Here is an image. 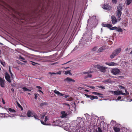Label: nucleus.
<instances>
[{
  "mask_svg": "<svg viewBox=\"0 0 132 132\" xmlns=\"http://www.w3.org/2000/svg\"><path fill=\"white\" fill-rule=\"evenodd\" d=\"M121 98V97L120 96H119L117 98V100L118 101H122V100H120Z\"/></svg>",
  "mask_w": 132,
  "mask_h": 132,
  "instance_id": "49",
  "label": "nucleus"
},
{
  "mask_svg": "<svg viewBox=\"0 0 132 132\" xmlns=\"http://www.w3.org/2000/svg\"><path fill=\"white\" fill-rule=\"evenodd\" d=\"M85 95L88 98H89L90 97V95H89L88 94H85Z\"/></svg>",
  "mask_w": 132,
  "mask_h": 132,
  "instance_id": "50",
  "label": "nucleus"
},
{
  "mask_svg": "<svg viewBox=\"0 0 132 132\" xmlns=\"http://www.w3.org/2000/svg\"><path fill=\"white\" fill-rule=\"evenodd\" d=\"M5 78L6 80L9 83H11V81L10 79L11 77L7 73H6L5 74Z\"/></svg>",
  "mask_w": 132,
  "mask_h": 132,
  "instance_id": "6",
  "label": "nucleus"
},
{
  "mask_svg": "<svg viewBox=\"0 0 132 132\" xmlns=\"http://www.w3.org/2000/svg\"><path fill=\"white\" fill-rule=\"evenodd\" d=\"M38 91L39 92L42 93L43 94V92L41 90H39Z\"/></svg>",
  "mask_w": 132,
  "mask_h": 132,
  "instance_id": "63",
  "label": "nucleus"
},
{
  "mask_svg": "<svg viewBox=\"0 0 132 132\" xmlns=\"http://www.w3.org/2000/svg\"><path fill=\"white\" fill-rule=\"evenodd\" d=\"M88 87L92 89H94L95 88V87L93 86H88Z\"/></svg>",
  "mask_w": 132,
  "mask_h": 132,
  "instance_id": "51",
  "label": "nucleus"
},
{
  "mask_svg": "<svg viewBox=\"0 0 132 132\" xmlns=\"http://www.w3.org/2000/svg\"><path fill=\"white\" fill-rule=\"evenodd\" d=\"M112 26L110 24H106V27H107L108 28H111V27Z\"/></svg>",
  "mask_w": 132,
  "mask_h": 132,
  "instance_id": "42",
  "label": "nucleus"
},
{
  "mask_svg": "<svg viewBox=\"0 0 132 132\" xmlns=\"http://www.w3.org/2000/svg\"><path fill=\"white\" fill-rule=\"evenodd\" d=\"M5 114L4 113H0V117L3 118L5 117V115H4Z\"/></svg>",
  "mask_w": 132,
  "mask_h": 132,
  "instance_id": "28",
  "label": "nucleus"
},
{
  "mask_svg": "<svg viewBox=\"0 0 132 132\" xmlns=\"http://www.w3.org/2000/svg\"><path fill=\"white\" fill-rule=\"evenodd\" d=\"M31 62H32L33 63H32V65H33L34 66H35V65H36V64H36V63H35L34 62H33L32 61H31ZM37 64V63H36V64Z\"/></svg>",
  "mask_w": 132,
  "mask_h": 132,
  "instance_id": "54",
  "label": "nucleus"
},
{
  "mask_svg": "<svg viewBox=\"0 0 132 132\" xmlns=\"http://www.w3.org/2000/svg\"><path fill=\"white\" fill-rule=\"evenodd\" d=\"M85 91L87 92H88L89 91L87 89H85Z\"/></svg>",
  "mask_w": 132,
  "mask_h": 132,
  "instance_id": "64",
  "label": "nucleus"
},
{
  "mask_svg": "<svg viewBox=\"0 0 132 132\" xmlns=\"http://www.w3.org/2000/svg\"><path fill=\"white\" fill-rule=\"evenodd\" d=\"M1 64L4 66L5 65V62H2L1 61Z\"/></svg>",
  "mask_w": 132,
  "mask_h": 132,
  "instance_id": "48",
  "label": "nucleus"
},
{
  "mask_svg": "<svg viewBox=\"0 0 132 132\" xmlns=\"http://www.w3.org/2000/svg\"><path fill=\"white\" fill-rule=\"evenodd\" d=\"M121 91V94H122V95H124L125 96H126V95L127 94H126L125 93H122V91Z\"/></svg>",
  "mask_w": 132,
  "mask_h": 132,
  "instance_id": "52",
  "label": "nucleus"
},
{
  "mask_svg": "<svg viewBox=\"0 0 132 132\" xmlns=\"http://www.w3.org/2000/svg\"><path fill=\"white\" fill-rule=\"evenodd\" d=\"M32 113L31 111L30 110H28L27 113V115L28 117H32L33 116H31L32 115Z\"/></svg>",
  "mask_w": 132,
  "mask_h": 132,
  "instance_id": "16",
  "label": "nucleus"
},
{
  "mask_svg": "<svg viewBox=\"0 0 132 132\" xmlns=\"http://www.w3.org/2000/svg\"><path fill=\"white\" fill-rule=\"evenodd\" d=\"M121 49L120 48H117L114 50L110 55V57L112 59L115 56L118 55L121 52Z\"/></svg>",
  "mask_w": 132,
  "mask_h": 132,
  "instance_id": "1",
  "label": "nucleus"
},
{
  "mask_svg": "<svg viewBox=\"0 0 132 132\" xmlns=\"http://www.w3.org/2000/svg\"><path fill=\"white\" fill-rule=\"evenodd\" d=\"M72 100V97H70L68 99V100L69 101H71Z\"/></svg>",
  "mask_w": 132,
  "mask_h": 132,
  "instance_id": "55",
  "label": "nucleus"
},
{
  "mask_svg": "<svg viewBox=\"0 0 132 132\" xmlns=\"http://www.w3.org/2000/svg\"><path fill=\"white\" fill-rule=\"evenodd\" d=\"M97 49V47H95L93 48L92 49V50L93 51H96Z\"/></svg>",
  "mask_w": 132,
  "mask_h": 132,
  "instance_id": "33",
  "label": "nucleus"
},
{
  "mask_svg": "<svg viewBox=\"0 0 132 132\" xmlns=\"http://www.w3.org/2000/svg\"><path fill=\"white\" fill-rule=\"evenodd\" d=\"M97 87L98 88H102V89H104L105 88L104 87L102 86H97Z\"/></svg>",
  "mask_w": 132,
  "mask_h": 132,
  "instance_id": "38",
  "label": "nucleus"
},
{
  "mask_svg": "<svg viewBox=\"0 0 132 132\" xmlns=\"http://www.w3.org/2000/svg\"><path fill=\"white\" fill-rule=\"evenodd\" d=\"M49 74H51V75H52V74H59V75H60L61 73V71H59L58 72H57L56 73H55L54 72H49L48 73Z\"/></svg>",
  "mask_w": 132,
  "mask_h": 132,
  "instance_id": "21",
  "label": "nucleus"
},
{
  "mask_svg": "<svg viewBox=\"0 0 132 132\" xmlns=\"http://www.w3.org/2000/svg\"><path fill=\"white\" fill-rule=\"evenodd\" d=\"M132 2V0H126V3L128 5H129Z\"/></svg>",
  "mask_w": 132,
  "mask_h": 132,
  "instance_id": "25",
  "label": "nucleus"
},
{
  "mask_svg": "<svg viewBox=\"0 0 132 132\" xmlns=\"http://www.w3.org/2000/svg\"><path fill=\"white\" fill-rule=\"evenodd\" d=\"M64 81H66L67 82L69 83L71 82H75V80L74 79L68 77L66 79H65L64 80Z\"/></svg>",
  "mask_w": 132,
  "mask_h": 132,
  "instance_id": "8",
  "label": "nucleus"
},
{
  "mask_svg": "<svg viewBox=\"0 0 132 132\" xmlns=\"http://www.w3.org/2000/svg\"><path fill=\"white\" fill-rule=\"evenodd\" d=\"M63 122H61V120L59 119L54 121L53 122V124L55 125L58 126H63Z\"/></svg>",
  "mask_w": 132,
  "mask_h": 132,
  "instance_id": "4",
  "label": "nucleus"
},
{
  "mask_svg": "<svg viewBox=\"0 0 132 132\" xmlns=\"http://www.w3.org/2000/svg\"><path fill=\"white\" fill-rule=\"evenodd\" d=\"M62 115L61 116L62 118H64L67 116V113H65L64 111H62L61 112Z\"/></svg>",
  "mask_w": 132,
  "mask_h": 132,
  "instance_id": "14",
  "label": "nucleus"
},
{
  "mask_svg": "<svg viewBox=\"0 0 132 132\" xmlns=\"http://www.w3.org/2000/svg\"><path fill=\"white\" fill-rule=\"evenodd\" d=\"M111 92L112 93H113V94L116 95H119L121 94V91H112Z\"/></svg>",
  "mask_w": 132,
  "mask_h": 132,
  "instance_id": "10",
  "label": "nucleus"
},
{
  "mask_svg": "<svg viewBox=\"0 0 132 132\" xmlns=\"http://www.w3.org/2000/svg\"><path fill=\"white\" fill-rule=\"evenodd\" d=\"M69 96V95H65L64 97L65 98H67V97H68Z\"/></svg>",
  "mask_w": 132,
  "mask_h": 132,
  "instance_id": "60",
  "label": "nucleus"
},
{
  "mask_svg": "<svg viewBox=\"0 0 132 132\" xmlns=\"http://www.w3.org/2000/svg\"><path fill=\"white\" fill-rule=\"evenodd\" d=\"M110 79H108L105 80L103 81V82H110Z\"/></svg>",
  "mask_w": 132,
  "mask_h": 132,
  "instance_id": "30",
  "label": "nucleus"
},
{
  "mask_svg": "<svg viewBox=\"0 0 132 132\" xmlns=\"http://www.w3.org/2000/svg\"><path fill=\"white\" fill-rule=\"evenodd\" d=\"M116 31L119 32H122V30L120 27H117V29H116Z\"/></svg>",
  "mask_w": 132,
  "mask_h": 132,
  "instance_id": "24",
  "label": "nucleus"
},
{
  "mask_svg": "<svg viewBox=\"0 0 132 132\" xmlns=\"http://www.w3.org/2000/svg\"><path fill=\"white\" fill-rule=\"evenodd\" d=\"M117 27H112L111 28H110V29L111 30H116L117 29Z\"/></svg>",
  "mask_w": 132,
  "mask_h": 132,
  "instance_id": "34",
  "label": "nucleus"
},
{
  "mask_svg": "<svg viewBox=\"0 0 132 132\" xmlns=\"http://www.w3.org/2000/svg\"><path fill=\"white\" fill-rule=\"evenodd\" d=\"M58 95L59 96H63V94H62L61 93L59 92V93H58Z\"/></svg>",
  "mask_w": 132,
  "mask_h": 132,
  "instance_id": "53",
  "label": "nucleus"
},
{
  "mask_svg": "<svg viewBox=\"0 0 132 132\" xmlns=\"http://www.w3.org/2000/svg\"><path fill=\"white\" fill-rule=\"evenodd\" d=\"M4 114H5L4 115H5V117H7L8 116H10V114H7L6 113H4Z\"/></svg>",
  "mask_w": 132,
  "mask_h": 132,
  "instance_id": "37",
  "label": "nucleus"
},
{
  "mask_svg": "<svg viewBox=\"0 0 132 132\" xmlns=\"http://www.w3.org/2000/svg\"><path fill=\"white\" fill-rule=\"evenodd\" d=\"M94 99H97L98 98V97H97V96H94Z\"/></svg>",
  "mask_w": 132,
  "mask_h": 132,
  "instance_id": "61",
  "label": "nucleus"
},
{
  "mask_svg": "<svg viewBox=\"0 0 132 132\" xmlns=\"http://www.w3.org/2000/svg\"><path fill=\"white\" fill-rule=\"evenodd\" d=\"M119 87L120 89H124L125 88L124 87L122 86L121 85H119Z\"/></svg>",
  "mask_w": 132,
  "mask_h": 132,
  "instance_id": "36",
  "label": "nucleus"
},
{
  "mask_svg": "<svg viewBox=\"0 0 132 132\" xmlns=\"http://www.w3.org/2000/svg\"><path fill=\"white\" fill-rule=\"evenodd\" d=\"M64 74L65 75H67L69 74L70 75H71L72 74L70 72V70H68L65 71Z\"/></svg>",
  "mask_w": 132,
  "mask_h": 132,
  "instance_id": "22",
  "label": "nucleus"
},
{
  "mask_svg": "<svg viewBox=\"0 0 132 132\" xmlns=\"http://www.w3.org/2000/svg\"><path fill=\"white\" fill-rule=\"evenodd\" d=\"M9 72L11 74V75L12 78H13L14 76H13L12 73L11 72V71L10 70V68H9Z\"/></svg>",
  "mask_w": 132,
  "mask_h": 132,
  "instance_id": "31",
  "label": "nucleus"
},
{
  "mask_svg": "<svg viewBox=\"0 0 132 132\" xmlns=\"http://www.w3.org/2000/svg\"><path fill=\"white\" fill-rule=\"evenodd\" d=\"M8 110L11 112H15L16 111L14 109H12L11 108L8 109Z\"/></svg>",
  "mask_w": 132,
  "mask_h": 132,
  "instance_id": "26",
  "label": "nucleus"
},
{
  "mask_svg": "<svg viewBox=\"0 0 132 132\" xmlns=\"http://www.w3.org/2000/svg\"><path fill=\"white\" fill-rule=\"evenodd\" d=\"M54 92L55 93L57 94V95L58 94V93H59V91H57L56 90H55Z\"/></svg>",
  "mask_w": 132,
  "mask_h": 132,
  "instance_id": "41",
  "label": "nucleus"
},
{
  "mask_svg": "<svg viewBox=\"0 0 132 132\" xmlns=\"http://www.w3.org/2000/svg\"><path fill=\"white\" fill-rule=\"evenodd\" d=\"M34 95L35 96V99L36 100L37 99V96L38 95L37 94L35 93L34 94ZM38 95H39V94H38Z\"/></svg>",
  "mask_w": 132,
  "mask_h": 132,
  "instance_id": "43",
  "label": "nucleus"
},
{
  "mask_svg": "<svg viewBox=\"0 0 132 132\" xmlns=\"http://www.w3.org/2000/svg\"><path fill=\"white\" fill-rule=\"evenodd\" d=\"M95 21V22H97V21L96 20V16H93L91 18H90L88 20V22L89 21H90L91 20L92 21Z\"/></svg>",
  "mask_w": 132,
  "mask_h": 132,
  "instance_id": "15",
  "label": "nucleus"
},
{
  "mask_svg": "<svg viewBox=\"0 0 132 132\" xmlns=\"http://www.w3.org/2000/svg\"><path fill=\"white\" fill-rule=\"evenodd\" d=\"M36 87L38 88V89H42V88L40 86H37Z\"/></svg>",
  "mask_w": 132,
  "mask_h": 132,
  "instance_id": "46",
  "label": "nucleus"
},
{
  "mask_svg": "<svg viewBox=\"0 0 132 132\" xmlns=\"http://www.w3.org/2000/svg\"><path fill=\"white\" fill-rule=\"evenodd\" d=\"M5 81L4 79L0 77V85L2 87H4Z\"/></svg>",
  "mask_w": 132,
  "mask_h": 132,
  "instance_id": "5",
  "label": "nucleus"
},
{
  "mask_svg": "<svg viewBox=\"0 0 132 132\" xmlns=\"http://www.w3.org/2000/svg\"><path fill=\"white\" fill-rule=\"evenodd\" d=\"M2 100L3 103L4 104H5V102L3 98H2Z\"/></svg>",
  "mask_w": 132,
  "mask_h": 132,
  "instance_id": "58",
  "label": "nucleus"
},
{
  "mask_svg": "<svg viewBox=\"0 0 132 132\" xmlns=\"http://www.w3.org/2000/svg\"><path fill=\"white\" fill-rule=\"evenodd\" d=\"M93 72V71H90L87 72H82V73L84 74H87V75H85L84 77L85 79H86L87 78H91L92 77V75L90 73H92Z\"/></svg>",
  "mask_w": 132,
  "mask_h": 132,
  "instance_id": "3",
  "label": "nucleus"
},
{
  "mask_svg": "<svg viewBox=\"0 0 132 132\" xmlns=\"http://www.w3.org/2000/svg\"><path fill=\"white\" fill-rule=\"evenodd\" d=\"M96 67L99 69L101 72L103 73H105L106 72V69L107 68L106 67H104L99 65H96Z\"/></svg>",
  "mask_w": 132,
  "mask_h": 132,
  "instance_id": "2",
  "label": "nucleus"
},
{
  "mask_svg": "<svg viewBox=\"0 0 132 132\" xmlns=\"http://www.w3.org/2000/svg\"><path fill=\"white\" fill-rule=\"evenodd\" d=\"M11 90L12 91L13 93H14V90L13 88H12L11 89Z\"/></svg>",
  "mask_w": 132,
  "mask_h": 132,
  "instance_id": "59",
  "label": "nucleus"
},
{
  "mask_svg": "<svg viewBox=\"0 0 132 132\" xmlns=\"http://www.w3.org/2000/svg\"><path fill=\"white\" fill-rule=\"evenodd\" d=\"M32 115L34 117L35 119H39V120H40L39 119H38V117L35 113H32Z\"/></svg>",
  "mask_w": 132,
  "mask_h": 132,
  "instance_id": "20",
  "label": "nucleus"
},
{
  "mask_svg": "<svg viewBox=\"0 0 132 132\" xmlns=\"http://www.w3.org/2000/svg\"><path fill=\"white\" fill-rule=\"evenodd\" d=\"M41 123L43 125H47L48 124H46V122H44L43 121H41Z\"/></svg>",
  "mask_w": 132,
  "mask_h": 132,
  "instance_id": "32",
  "label": "nucleus"
},
{
  "mask_svg": "<svg viewBox=\"0 0 132 132\" xmlns=\"http://www.w3.org/2000/svg\"><path fill=\"white\" fill-rule=\"evenodd\" d=\"M22 89L23 90L25 91H31V90L28 89L27 88L25 87H23L22 88Z\"/></svg>",
  "mask_w": 132,
  "mask_h": 132,
  "instance_id": "27",
  "label": "nucleus"
},
{
  "mask_svg": "<svg viewBox=\"0 0 132 132\" xmlns=\"http://www.w3.org/2000/svg\"><path fill=\"white\" fill-rule=\"evenodd\" d=\"M118 11H121L122 10V7L121 5H119L117 7Z\"/></svg>",
  "mask_w": 132,
  "mask_h": 132,
  "instance_id": "19",
  "label": "nucleus"
},
{
  "mask_svg": "<svg viewBox=\"0 0 132 132\" xmlns=\"http://www.w3.org/2000/svg\"><path fill=\"white\" fill-rule=\"evenodd\" d=\"M113 129L115 132H119L120 131V129L116 126L113 127Z\"/></svg>",
  "mask_w": 132,
  "mask_h": 132,
  "instance_id": "17",
  "label": "nucleus"
},
{
  "mask_svg": "<svg viewBox=\"0 0 132 132\" xmlns=\"http://www.w3.org/2000/svg\"><path fill=\"white\" fill-rule=\"evenodd\" d=\"M105 64L110 66H116L117 65V63H115L114 62H111L110 63L106 62L105 63Z\"/></svg>",
  "mask_w": 132,
  "mask_h": 132,
  "instance_id": "11",
  "label": "nucleus"
},
{
  "mask_svg": "<svg viewBox=\"0 0 132 132\" xmlns=\"http://www.w3.org/2000/svg\"><path fill=\"white\" fill-rule=\"evenodd\" d=\"M94 96L93 95H91L90 96V99L92 100H93L94 99Z\"/></svg>",
  "mask_w": 132,
  "mask_h": 132,
  "instance_id": "35",
  "label": "nucleus"
},
{
  "mask_svg": "<svg viewBox=\"0 0 132 132\" xmlns=\"http://www.w3.org/2000/svg\"><path fill=\"white\" fill-rule=\"evenodd\" d=\"M105 48L103 46L101 47L97 51V52L100 53L102 52L105 49Z\"/></svg>",
  "mask_w": 132,
  "mask_h": 132,
  "instance_id": "18",
  "label": "nucleus"
},
{
  "mask_svg": "<svg viewBox=\"0 0 132 132\" xmlns=\"http://www.w3.org/2000/svg\"><path fill=\"white\" fill-rule=\"evenodd\" d=\"M92 93L96 95H102V94H100L99 93H97V92H92Z\"/></svg>",
  "mask_w": 132,
  "mask_h": 132,
  "instance_id": "29",
  "label": "nucleus"
},
{
  "mask_svg": "<svg viewBox=\"0 0 132 132\" xmlns=\"http://www.w3.org/2000/svg\"><path fill=\"white\" fill-rule=\"evenodd\" d=\"M102 26L103 27H106V24H102Z\"/></svg>",
  "mask_w": 132,
  "mask_h": 132,
  "instance_id": "56",
  "label": "nucleus"
},
{
  "mask_svg": "<svg viewBox=\"0 0 132 132\" xmlns=\"http://www.w3.org/2000/svg\"><path fill=\"white\" fill-rule=\"evenodd\" d=\"M102 7L103 9L107 10H110L111 9V7L107 4H105Z\"/></svg>",
  "mask_w": 132,
  "mask_h": 132,
  "instance_id": "9",
  "label": "nucleus"
},
{
  "mask_svg": "<svg viewBox=\"0 0 132 132\" xmlns=\"http://www.w3.org/2000/svg\"><path fill=\"white\" fill-rule=\"evenodd\" d=\"M120 72V70L117 68H114L112 70V73L114 75H116Z\"/></svg>",
  "mask_w": 132,
  "mask_h": 132,
  "instance_id": "7",
  "label": "nucleus"
},
{
  "mask_svg": "<svg viewBox=\"0 0 132 132\" xmlns=\"http://www.w3.org/2000/svg\"><path fill=\"white\" fill-rule=\"evenodd\" d=\"M45 116V114H43L41 116V118L42 119Z\"/></svg>",
  "mask_w": 132,
  "mask_h": 132,
  "instance_id": "57",
  "label": "nucleus"
},
{
  "mask_svg": "<svg viewBox=\"0 0 132 132\" xmlns=\"http://www.w3.org/2000/svg\"><path fill=\"white\" fill-rule=\"evenodd\" d=\"M48 104V103L47 102H43L40 103V106L42 107L44 105H46Z\"/></svg>",
  "mask_w": 132,
  "mask_h": 132,
  "instance_id": "23",
  "label": "nucleus"
},
{
  "mask_svg": "<svg viewBox=\"0 0 132 132\" xmlns=\"http://www.w3.org/2000/svg\"><path fill=\"white\" fill-rule=\"evenodd\" d=\"M112 2L114 4H116L117 3V0H112Z\"/></svg>",
  "mask_w": 132,
  "mask_h": 132,
  "instance_id": "47",
  "label": "nucleus"
},
{
  "mask_svg": "<svg viewBox=\"0 0 132 132\" xmlns=\"http://www.w3.org/2000/svg\"><path fill=\"white\" fill-rule=\"evenodd\" d=\"M19 59H21L23 60H25V59L24 58L22 57L21 56H19Z\"/></svg>",
  "mask_w": 132,
  "mask_h": 132,
  "instance_id": "39",
  "label": "nucleus"
},
{
  "mask_svg": "<svg viewBox=\"0 0 132 132\" xmlns=\"http://www.w3.org/2000/svg\"><path fill=\"white\" fill-rule=\"evenodd\" d=\"M48 117L47 116H46L45 117V119L44 120V121L45 122H46V121H47L48 119Z\"/></svg>",
  "mask_w": 132,
  "mask_h": 132,
  "instance_id": "40",
  "label": "nucleus"
},
{
  "mask_svg": "<svg viewBox=\"0 0 132 132\" xmlns=\"http://www.w3.org/2000/svg\"><path fill=\"white\" fill-rule=\"evenodd\" d=\"M112 21L113 24H115L117 22V19L114 16H112Z\"/></svg>",
  "mask_w": 132,
  "mask_h": 132,
  "instance_id": "13",
  "label": "nucleus"
},
{
  "mask_svg": "<svg viewBox=\"0 0 132 132\" xmlns=\"http://www.w3.org/2000/svg\"><path fill=\"white\" fill-rule=\"evenodd\" d=\"M22 62H24V63H27V61H26V60H25V61H22Z\"/></svg>",
  "mask_w": 132,
  "mask_h": 132,
  "instance_id": "62",
  "label": "nucleus"
},
{
  "mask_svg": "<svg viewBox=\"0 0 132 132\" xmlns=\"http://www.w3.org/2000/svg\"><path fill=\"white\" fill-rule=\"evenodd\" d=\"M121 11H117L116 12V14H117L118 17V20L120 21L121 18H120V16L121 14Z\"/></svg>",
  "mask_w": 132,
  "mask_h": 132,
  "instance_id": "12",
  "label": "nucleus"
},
{
  "mask_svg": "<svg viewBox=\"0 0 132 132\" xmlns=\"http://www.w3.org/2000/svg\"><path fill=\"white\" fill-rule=\"evenodd\" d=\"M17 105L19 107V108H20V107L22 108V106H21V105L19 103H18L17 102Z\"/></svg>",
  "mask_w": 132,
  "mask_h": 132,
  "instance_id": "45",
  "label": "nucleus"
},
{
  "mask_svg": "<svg viewBox=\"0 0 132 132\" xmlns=\"http://www.w3.org/2000/svg\"><path fill=\"white\" fill-rule=\"evenodd\" d=\"M79 47H77V46H76L75 47L74 49L73 50V51H75L76 50H77V49H78V48Z\"/></svg>",
  "mask_w": 132,
  "mask_h": 132,
  "instance_id": "44",
  "label": "nucleus"
}]
</instances>
